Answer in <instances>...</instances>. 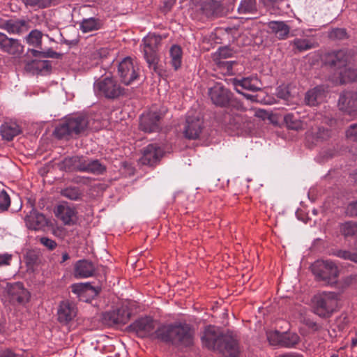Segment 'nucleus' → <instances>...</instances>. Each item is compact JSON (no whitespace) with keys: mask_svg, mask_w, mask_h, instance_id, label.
<instances>
[{"mask_svg":"<svg viewBox=\"0 0 357 357\" xmlns=\"http://www.w3.org/2000/svg\"><path fill=\"white\" fill-rule=\"evenodd\" d=\"M95 91L107 98H116L123 93V89L112 77H105L94 84Z\"/></svg>","mask_w":357,"mask_h":357,"instance_id":"6","label":"nucleus"},{"mask_svg":"<svg viewBox=\"0 0 357 357\" xmlns=\"http://www.w3.org/2000/svg\"><path fill=\"white\" fill-rule=\"evenodd\" d=\"M311 271L317 281L326 284H335L339 275L337 266L330 260H317L312 264Z\"/></svg>","mask_w":357,"mask_h":357,"instance_id":"2","label":"nucleus"},{"mask_svg":"<svg viewBox=\"0 0 357 357\" xmlns=\"http://www.w3.org/2000/svg\"><path fill=\"white\" fill-rule=\"evenodd\" d=\"M142 154L139 162L142 165L153 166L160 160L164 152L158 145L149 144L143 149Z\"/></svg>","mask_w":357,"mask_h":357,"instance_id":"14","label":"nucleus"},{"mask_svg":"<svg viewBox=\"0 0 357 357\" xmlns=\"http://www.w3.org/2000/svg\"><path fill=\"white\" fill-rule=\"evenodd\" d=\"M241 94H243L247 99L248 100H251L252 101H255V96H252V95H250V94H248V93H243L241 92Z\"/></svg>","mask_w":357,"mask_h":357,"instance_id":"62","label":"nucleus"},{"mask_svg":"<svg viewBox=\"0 0 357 357\" xmlns=\"http://www.w3.org/2000/svg\"><path fill=\"white\" fill-rule=\"evenodd\" d=\"M278 94L280 98L283 99H287L289 96V92L287 91H284L283 89L278 91Z\"/></svg>","mask_w":357,"mask_h":357,"instance_id":"60","label":"nucleus"},{"mask_svg":"<svg viewBox=\"0 0 357 357\" xmlns=\"http://www.w3.org/2000/svg\"><path fill=\"white\" fill-rule=\"evenodd\" d=\"M173 344L190 346L192 344V331L188 325L174 326Z\"/></svg>","mask_w":357,"mask_h":357,"instance_id":"18","label":"nucleus"},{"mask_svg":"<svg viewBox=\"0 0 357 357\" xmlns=\"http://www.w3.org/2000/svg\"><path fill=\"white\" fill-rule=\"evenodd\" d=\"M300 340L299 336L294 333H282L281 347L291 348L296 345Z\"/></svg>","mask_w":357,"mask_h":357,"instance_id":"37","label":"nucleus"},{"mask_svg":"<svg viewBox=\"0 0 357 357\" xmlns=\"http://www.w3.org/2000/svg\"><path fill=\"white\" fill-rule=\"evenodd\" d=\"M338 107L341 111L355 118L357 115V92L346 91L340 95Z\"/></svg>","mask_w":357,"mask_h":357,"instance_id":"11","label":"nucleus"},{"mask_svg":"<svg viewBox=\"0 0 357 357\" xmlns=\"http://www.w3.org/2000/svg\"><path fill=\"white\" fill-rule=\"evenodd\" d=\"M61 195L74 201L80 200L82 197V192L77 187H68L61 191Z\"/></svg>","mask_w":357,"mask_h":357,"instance_id":"41","label":"nucleus"},{"mask_svg":"<svg viewBox=\"0 0 357 357\" xmlns=\"http://www.w3.org/2000/svg\"><path fill=\"white\" fill-rule=\"evenodd\" d=\"M279 357H301V356L296 354H287L280 356Z\"/></svg>","mask_w":357,"mask_h":357,"instance_id":"63","label":"nucleus"},{"mask_svg":"<svg viewBox=\"0 0 357 357\" xmlns=\"http://www.w3.org/2000/svg\"><path fill=\"white\" fill-rule=\"evenodd\" d=\"M208 96L212 102L219 107H226L232 98V93L220 82L209 88Z\"/></svg>","mask_w":357,"mask_h":357,"instance_id":"8","label":"nucleus"},{"mask_svg":"<svg viewBox=\"0 0 357 357\" xmlns=\"http://www.w3.org/2000/svg\"><path fill=\"white\" fill-rule=\"evenodd\" d=\"M268 27L271 32L280 40L286 39L291 35L289 26L282 21H271L268 23Z\"/></svg>","mask_w":357,"mask_h":357,"instance_id":"27","label":"nucleus"},{"mask_svg":"<svg viewBox=\"0 0 357 357\" xmlns=\"http://www.w3.org/2000/svg\"><path fill=\"white\" fill-rule=\"evenodd\" d=\"M236 62L235 61H220L218 62L219 66L223 70H226L227 73H232V68Z\"/></svg>","mask_w":357,"mask_h":357,"instance_id":"52","label":"nucleus"},{"mask_svg":"<svg viewBox=\"0 0 357 357\" xmlns=\"http://www.w3.org/2000/svg\"><path fill=\"white\" fill-rule=\"evenodd\" d=\"M267 339L271 344L280 347V342H282V333L278 331H269L267 333Z\"/></svg>","mask_w":357,"mask_h":357,"instance_id":"47","label":"nucleus"},{"mask_svg":"<svg viewBox=\"0 0 357 357\" xmlns=\"http://www.w3.org/2000/svg\"><path fill=\"white\" fill-rule=\"evenodd\" d=\"M12 255L9 254H0V266L10 264Z\"/></svg>","mask_w":357,"mask_h":357,"instance_id":"57","label":"nucleus"},{"mask_svg":"<svg viewBox=\"0 0 357 357\" xmlns=\"http://www.w3.org/2000/svg\"><path fill=\"white\" fill-rule=\"evenodd\" d=\"M26 6L33 8H46L50 5L51 0H22Z\"/></svg>","mask_w":357,"mask_h":357,"instance_id":"48","label":"nucleus"},{"mask_svg":"<svg viewBox=\"0 0 357 357\" xmlns=\"http://www.w3.org/2000/svg\"><path fill=\"white\" fill-rule=\"evenodd\" d=\"M257 10L255 0H242L238 7L239 14H253Z\"/></svg>","mask_w":357,"mask_h":357,"instance_id":"39","label":"nucleus"},{"mask_svg":"<svg viewBox=\"0 0 357 357\" xmlns=\"http://www.w3.org/2000/svg\"><path fill=\"white\" fill-rule=\"evenodd\" d=\"M20 132L21 129L19 125L14 121L4 122L0 126V134L2 139L8 142L13 140Z\"/></svg>","mask_w":357,"mask_h":357,"instance_id":"26","label":"nucleus"},{"mask_svg":"<svg viewBox=\"0 0 357 357\" xmlns=\"http://www.w3.org/2000/svg\"><path fill=\"white\" fill-rule=\"evenodd\" d=\"M324 97V89L322 86H317L307 92L305 102L307 105L315 106L323 101Z\"/></svg>","mask_w":357,"mask_h":357,"instance_id":"30","label":"nucleus"},{"mask_svg":"<svg viewBox=\"0 0 357 357\" xmlns=\"http://www.w3.org/2000/svg\"><path fill=\"white\" fill-rule=\"evenodd\" d=\"M241 120V118L239 116L235 117L232 121H231V123L234 124V126L236 129L238 130L241 129V124L239 123V121Z\"/></svg>","mask_w":357,"mask_h":357,"instance_id":"59","label":"nucleus"},{"mask_svg":"<svg viewBox=\"0 0 357 357\" xmlns=\"http://www.w3.org/2000/svg\"><path fill=\"white\" fill-rule=\"evenodd\" d=\"M26 69L33 74L40 73L42 75H46L49 73L51 70L50 61L47 60L35 59L26 64Z\"/></svg>","mask_w":357,"mask_h":357,"instance_id":"28","label":"nucleus"},{"mask_svg":"<svg viewBox=\"0 0 357 357\" xmlns=\"http://www.w3.org/2000/svg\"><path fill=\"white\" fill-rule=\"evenodd\" d=\"M106 172V166L99 160L86 157L84 172L101 175Z\"/></svg>","mask_w":357,"mask_h":357,"instance_id":"29","label":"nucleus"},{"mask_svg":"<svg viewBox=\"0 0 357 357\" xmlns=\"http://www.w3.org/2000/svg\"><path fill=\"white\" fill-rule=\"evenodd\" d=\"M174 331V326H163L159 328L155 333L158 338L164 342H172L173 340V335Z\"/></svg>","mask_w":357,"mask_h":357,"instance_id":"36","label":"nucleus"},{"mask_svg":"<svg viewBox=\"0 0 357 357\" xmlns=\"http://www.w3.org/2000/svg\"><path fill=\"white\" fill-rule=\"evenodd\" d=\"M314 312L321 317H328L337 307L338 296L333 292H324L314 296Z\"/></svg>","mask_w":357,"mask_h":357,"instance_id":"4","label":"nucleus"},{"mask_svg":"<svg viewBox=\"0 0 357 357\" xmlns=\"http://www.w3.org/2000/svg\"><path fill=\"white\" fill-rule=\"evenodd\" d=\"M153 328V320L149 317H142L135 321V331L149 332Z\"/></svg>","mask_w":357,"mask_h":357,"instance_id":"40","label":"nucleus"},{"mask_svg":"<svg viewBox=\"0 0 357 357\" xmlns=\"http://www.w3.org/2000/svg\"><path fill=\"white\" fill-rule=\"evenodd\" d=\"M176 0H165L163 1V5L161 8L162 10L164 13L169 12L174 5L175 4Z\"/></svg>","mask_w":357,"mask_h":357,"instance_id":"56","label":"nucleus"},{"mask_svg":"<svg viewBox=\"0 0 357 357\" xmlns=\"http://www.w3.org/2000/svg\"><path fill=\"white\" fill-rule=\"evenodd\" d=\"M72 292L77 295L79 300L88 301L85 299L87 296L94 297L99 293L100 289L95 288L90 285L89 283H77L71 286Z\"/></svg>","mask_w":357,"mask_h":357,"instance_id":"23","label":"nucleus"},{"mask_svg":"<svg viewBox=\"0 0 357 357\" xmlns=\"http://www.w3.org/2000/svg\"><path fill=\"white\" fill-rule=\"evenodd\" d=\"M333 254L341 259L357 263V252H351L346 250H337Z\"/></svg>","mask_w":357,"mask_h":357,"instance_id":"45","label":"nucleus"},{"mask_svg":"<svg viewBox=\"0 0 357 357\" xmlns=\"http://www.w3.org/2000/svg\"><path fill=\"white\" fill-rule=\"evenodd\" d=\"M218 54H219L220 59H227V58L232 56L233 52L231 49H229L227 47H224L219 48Z\"/></svg>","mask_w":357,"mask_h":357,"instance_id":"55","label":"nucleus"},{"mask_svg":"<svg viewBox=\"0 0 357 357\" xmlns=\"http://www.w3.org/2000/svg\"><path fill=\"white\" fill-rule=\"evenodd\" d=\"M284 121L290 129L298 130L303 128L302 122L293 114H286L284 116Z\"/></svg>","mask_w":357,"mask_h":357,"instance_id":"43","label":"nucleus"},{"mask_svg":"<svg viewBox=\"0 0 357 357\" xmlns=\"http://www.w3.org/2000/svg\"><path fill=\"white\" fill-rule=\"evenodd\" d=\"M77 312V307L73 303L63 301L58 310V320L63 324H67L73 320Z\"/></svg>","mask_w":357,"mask_h":357,"instance_id":"21","label":"nucleus"},{"mask_svg":"<svg viewBox=\"0 0 357 357\" xmlns=\"http://www.w3.org/2000/svg\"><path fill=\"white\" fill-rule=\"evenodd\" d=\"M130 310L127 306L123 305L120 309L103 313L101 317V321L102 324L106 326H118L126 324L130 319Z\"/></svg>","mask_w":357,"mask_h":357,"instance_id":"5","label":"nucleus"},{"mask_svg":"<svg viewBox=\"0 0 357 357\" xmlns=\"http://www.w3.org/2000/svg\"><path fill=\"white\" fill-rule=\"evenodd\" d=\"M347 55L344 51L340 50L334 54L333 59L332 60V64L338 68H341L342 67L347 66Z\"/></svg>","mask_w":357,"mask_h":357,"instance_id":"44","label":"nucleus"},{"mask_svg":"<svg viewBox=\"0 0 357 357\" xmlns=\"http://www.w3.org/2000/svg\"><path fill=\"white\" fill-rule=\"evenodd\" d=\"M39 241L43 245L50 250H54L57 245L56 243L54 240L47 237H41Z\"/></svg>","mask_w":357,"mask_h":357,"instance_id":"53","label":"nucleus"},{"mask_svg":"<svg viewBox=\"0 0 357 357\" xmlns=\"http://www.w3.org/2000/svg\"><path fill=\"white\" fill-rule=\"evenodd\" d=\"M202 341L206 347L217 351L225 357H238L240 354L237 341L231 335L222 334L214 326L205 328Z\"/></svg>","mask_w":357,"mask_h":357,"instance_id":"1","label":"nucleus"},{"mask_svg":"<svg viewBox=\"0 0 357 357\" xmlns=\"http://www.w3.org/2000/svg\"><path fill=\"white\" fill-rule=\"evenodd\" d=\"M89 121L86 116L76 115L67 119L56 128L58 137H73L84 133L88 128Z\"/></svg>","mask_w":357,"mask_h":357,"instance_id":"3","label":"nucleus"},{"mask_svg":"<svg viewBox=\"0 0 357 357\" xmlns=\"http://www.w3.org/2000/svg\"><path fill=\"white\" fill-rule=\"evenodd\" d=\"M195 6L196 10L199 11L206 17L218 16L220 13V5L215 0H190Z\"/></svg>","mask_w":357,"mask_h":357,"instance_id":"15","label":"nucleus"},{"mask_svg":"<svg viewBox=\"0 0 357 357\" xmlns=\"http://www.w3.org/2000/svg\"><path fill=\"white\" fill-rule=\"evenodd\" d=\"M0 29L10 34L20 35L29 29V22L24 20L11 19L0 20Z\"/></svg>","mask_w":357,"mask_h":357,"instance_id":"16","label":"nucleus"},{"mask_svg":"<svg viewBox=\"0 0 357 357\" xmlns=\"http://www.w3.org/2000/svg\"><path fill=\"white\" fill-rule=\"evenodd\" d=\"M55 215L61 220L65 225H74L77 221V213L67 203L58 205L54 210Z\"/></svg>","mask_w":357,"mask_h":357,"instance_id":"19","label":"nucleus"},{"mask_svg":"<svg viewBox=\"0 0 357 357\" xmlns=\"http://www.w3.org/2000/svg\"><path fill=\"white\" fill-rule=\"evenodd\" d=\"M144 56L148 63L149 68L153 69L154 72L159 73V56L157 54V51H151V52H143Z\"/></svg>","mask_w":357,"mask_h":357,"instance_id":"38","label":"nucleus"},{"mask_svg":"<svg viewBox=\"0 0 357 357\" xmlns=\"http://www.w3.org/2000/svg\"><path fill=\"white\" fill-rule=\"evenodd\" d=\"M26 227L30 229L40 230L47 225V220L45 216L32 208L24 218Z\"/></svg>","mask_w":357,"mask_h":357,"instance_id":"20","label":"nucleus"},{"mask_svg":"<svg viewBox=\"0 0 357 357\" xmlns=\"http://www.w3.org/2000/svg\"><path fill=\"white\" fill-rule=\"evenodd\" d=\"M202 125L203 121L199 113H188L183 131L185 137L190 139L197 138L202 132Z\"/></svg>","mask_w":357,"mask_h":357,"instance_id":"7","label":"nucleus"},{"mask_svg":"<svg viewBox=\"0 0 357 357\" xmlns=\"http://www.w3.org/2000/svg\"><path fill=\"white\" fill-rule=\"evenodd\" d=\"M43 33L38 30H32L25 38L26 43L33 47L42 49Z\"/></svg>","mask_w":357,"mask_h":357,"instance_id":"33","label":"nucleus"},{"mask_svg":"<svg viewBox=\"0 0 357 357\" xmlns=\"http://www.w3.org/2000/svg\"><path fill=\"white\" fill-rule=\"evenodd\" d=\"M329 37L331 39L343 40V39L347 38V33L344 29L337 28V29H333L329 33Z\"/></svg>","mask_w":357,"mask_h":357,"instance_id":"50","label":"nucleus"},{"mask_svg":"<svg viewBox=\"0 0 357 357\" xmlns=\"http://www.w3.org/2000/svg\"><path fill=\"white\" fill-rule=\"evenodd\" d=\"M68 259H69L68 254L67 252L63 253V255H62V260H61V263H63V262L67 261Z\"/></svg>","mask_w":357,"mask_h":357,"instance_id":"64","label":"nucleus"},{"mask_svg":"<svg viewBox=\"0 0 357 357\" xmlns=\"http://www.w3.org/2000/svg\"><path fill=\"white\" fill-rule=\"evenodd\" d=\"M346 136L351 141H357V123L349 126L346 131Z\"/></svg>","mask_w":357,"mask_h":357,"instance_id":"51","label":"nucleus"},{"mask_svg":"<svg viewBox=\"0 0 357 357\" xmlns=\"http://www.w3.org/2000/svg\"><path fill=\"white\" fill-rule=\"evenodd\" d=\"M101 27V22L94 17L84 19L80 24V29L84 33L98 30Z\"/></svg>","mask_w":357,"mask_h":357,"instance_id":"35","label":"nucleus"},{"mask_svg":"<svg viewBox=\"0 0 357 357\" xmlns=\"http://www.w3.org/2000/svg\"><path fill=\"white\" fill-rule=\"evenodd\" d=\"M0 357H17V356L10 349L0 351Z\"/></svg>","mask_w":357,"mask_h":357,"instance_id":"58","label":"nucleus"},{"mask_svg":"<svg viewBox=\"0 0 357 357\" xmlns=\"http://www.w3.org/2000/svg\"><path fill=\"white\" fill-rule=\"evenodd\" d=\"M161 115L157 112H148L139 118V128L146 132H157L160 129Z\"/></svg>","mask_w":357,"mask_h":357,"instance_id":"13","label":"nucleus"},{"mask_svg":"<svg viewBox=\"0 0 357 357\" xmlns=\"http://www.w3.org/2000/svg\"><path fill=\"white\" fill-rule=\"evenodd\" d=\"M0 50L17 58L23 54L24 45L20 40L9 38L5 33L0 32Z\"/></svg>","mask_w":357,"mask_h":357,"instance_id":"9","label":"nucleus"},{"mask_svg":"<svg viewBox=\"0 0 357 357\" xmlns=\"http://www.w3.org/2000/svg\"><path fill=\"white\" fill-rule=\"evenodd\" d=\"M118 73L125 85H129L134 80V65L130 56L125 57L119 63Z\"/></svg>","mask_w":357,"mask_h":357,"instance_id":"17","label":"nucleus"},{"mask_svg":"<svg viewBox=\"0 0 357 357\" xmlns=\"http://www.w3.org/2000/svg\"><path fill=\"white\" fill-rule=\"evenodd\" d=\"M10 204V199L8 193L4 190L0 192V211H6Z\"/></svg>","mask_w":357,"mask_h":357,"instance_id":"49","label":"nucleus"},{"mask_svg":"<svg viewBox=\"0 0 357 357\" xmlns=\"http://www.w3.org/2000/svg\"><path fill=\"white\" fill-rule=\"evenodd\" d=\"M4 291L12 303L17 302L19 304H24L29 298V293L24 288L22 284L20 282L13 284L8 283L5 287Z\"/></svg>","mask_w":357,"mask_h":357,"instance_id":"12","label":"nucleus"},{"mask_svg":"<svg viewBox=\"0 0 357 357\" xmlns=\"http://www.w3.org/2000/svg\"><path fill=\"white\" fill-rule=\"evenodd\" d=\"M340 231L346 238L354 237L357 239V222L354 221L345 222L340 225Z\"/></svg>","mask_w":357,"mask_h":357,"instance_id":"34","label":"nucleus"},{"mask_svg":"<svg viewBox=\"0 0 357 357\" xmlns=\"http://www.w3.org/2000/svg\"><path fill=\"white\" fill-rule=\"evenodd\" d=\"M323 157L326 159H328L330 158H332L334 155V153L333 151H327L322 153Z\"/></svg>","mask_w":357,"mask_h":357,"instance_id":"61","label":"nucleus"},{"mask_svg":"<svg viewBox=\"0 0 357 357\" xmlns=\"http://www.w3.org/2000/svg\"><path fill=\"white\" fill-rule=\"evenodd\" d=\"M340 75L343 82H353L357 79V69L347 66Z\"/></svg>","mask_w":357,"mask_h":357,"instance_id":"42","label":"nucleus"},{"mask_svg":"<svg viewBox=\"0 0 357 357\" xmlns=\"http://www.w3.org/2000/svg\"><path fill=\"white\" fill-rule=\"evenodd\" d=\"M86 157L84 155H74L65 158L61 162L60 167L65 171L84 172Z\"/></svg>","mask_w":357,"mask_h":357,"instance_id":"22","label":"nucleus"},{"mask_svg":"<svg viewBox=\"0 0 357 357\" xmlns=\"http://www.w3.org/2000/svg\"><path fill=\"white\" fill-rule=\"evenodd\" d=\"M291 36L295 38L290 41L294 52H302L317 47V43L314 39L306 37L304 31L293 30Z\"/></svg>","mask_w":357,"mask_h":357,"instance_id":"10","label":"nucleus"},{"mask_svg":"<svg viewBox=\"0 0 357 357\" xmlns=\"http://www.w3.org/2000/svg\"><path fill=\"white\" fill-rule=\"evenodd\" d=\"M346 213L349 216H357V200L347 206Z\"/></svg>","mask_w":357,"mask_h":357,"instance_id":"54","label":"nucleus"},{"mask_svg":"<svg viewBox=\"0 0 357 357\" xmlns=\"http://www.w3.org/2000/svg\"><path fill=\"white\" fill-rule=\"evenodd\" d=\"M169 63L174 70H178L182 63V50L177 45H174L169 50Z\"/></svg>","mask_w":357,"mask_h":357,"instance_id":"32","label":"nucleus"},{"mask_svg":"<svg viewBox=\"0 0 357 357\" xmlns=\"http://www.w3.org/2000/svg\"><path fill=\"white\" fill-rule=\"evenodd\" d=\"M31 52L33 56H40L43 58H59L61 54L52 50H48L47 51H40L38 50H31Z\"/></svg>","mask_w":357,"mask_h":357,"instance_id":"46","label":"nucleus"},{"mask_svg":"<svg viewBox=\"0 0 357 357\" xmlns=\"http://www.w3.org/2000/svg\"><path fill=\"white\" fill-rule=\"evenodd\" d=\"M233 84L236 91L239 93H241V91L238 89L239 86L252 91H258L261 89V83L256 76L248 77L241 79H234L233 80Z\"/></svg>","mask_w":357,"mask_h":357,"instance_id":"24","label":"nucleus"},{"mask_svg":"<svg viewBox=\"0 0 357 357\" xmlns=\"http://www.w3.org/2000/svg\"><path fill=\"white\" fill-rule=\"evenodd\" d=\"M94 272V264L91 261L85 259L78 261L74 267V275L76 278L91 277Z\"/></svg>","mask_w":357,"mask_h":357,"instance_id":"25","label":"nucleus"},{"mask_svg":"<svg viewBox=\"0 0 357 357\" xmlns=\"http://www.w3.org/2000/svg\"><path fill=\"white\" fill-rule=\"evenodd\" d=\"M161 42L160 36L155 34H148L143 39L142 51L151 52V51H157L158 46Z\"/></svg>","mask_w":357,"mask_h":357,"instance_id":"31","label":"nucleus"}]
</instances>
